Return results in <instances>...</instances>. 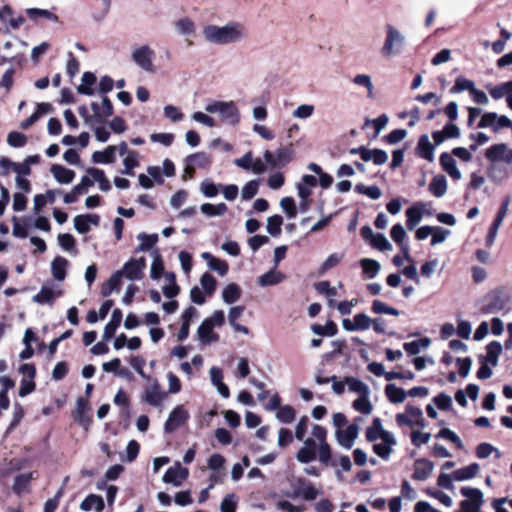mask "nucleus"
I'll return each mask as SVG.
<instances>
[{"label": "nucleus", "mask_w": 512, "mask_h": 512, "mask_svg": "<svg viewBox=\"0 0 512 512\" xmlns=\"http://www.w3.org/2000/svg\"><path fill=\"white\" fill-rule=\"evenodd\" d=\"M332 451L327 442V430L321 425H313L312 437L303 440V446L296 454V459L303 464L313 462L318 458L320 463L329 464Z\"/></svg>", "instance_id": "nucleus-1"}, {"label": "nucleus", "mask_w": 512, "mask_h": 512, "mask_svg": "<svg viewBox=\"0 0 512 512\" xmlns=\"http://www.w3.org/2000/svg\"><path fill=\"white\" fill-rule=\"evenodd\" d=\"M203 35L210 43L226 45L244 40L247 30L242 23L231 21L224 26L207 25L203 28Z\"/></svg>", "instance_id": "nucleus-2"}, {"label": "nucleus", "mask_w": 512, "mask_h": 512, "mask_svg": "<svg viewBox=\"0 0 512 512\" xmlns=\"http://www.w3.org/2000/svg\"><path fill=\"white\" fill-rule=\"evenodd\" d=\"M205 111L217 114L221 122L235 126L240 122V111L234 101L211 100L205 105Z\"/></svg>", "instance_id": "nucleus-3"}, {"label": "nucleus", "mask_w": 512, "mask_h": 512, "mask_svg": "<svg viewBox=\"0 0 512 512\" xmlns=\"http://www.w3.org/2000/svg\"><path fill=\"white\" fill-rule=\"evenodd\" d=\"M385 31L386 37L380 49V53L384 58L390 59L402 53L406 39L401 31L391 24L385 26Z\"/></svg>", "instance_id": "nucleus-4"}, {"label": "nucleus", "mask_w": 512, "mask_h": 512, "mask_svg": "<svg viewBox=\"0 0 512 512\" xmlns=\"http://www.w3.org/2000/svg\"><path fill=\"white\" fill-rule=\"evenodd\" d=\"M461 494L465 497L460 503L461 512H478L483 504V493L478 488L462 487Z\"/></svg>", "instance_id": "nucleus-5"}, {"label": "nucleus", "mask_w": 512, "mask_h": 512, "mask_svg": "<svg viewBox=\"0 0 512 512\" xmlns=\"http://www.w3.org/2000/svg\"><path fill=\"white\" fill-rule=\"evenodd\" d=\"M145 268L146 259L144 257L131 258L117 272H120L122 278L125 277L130 281H139L144 277Z\"/></svg>", "instance_id": "nucleus-6"}, {"label": "nucleus", "mask_w": 512, "mask_h": 512, "mask_svg": "<svg viewBox=\"0 0 512 512\" xmlns=\"http://www.w3.org/2000/svg\"><path fill=\"white\" fill-rule=\"evenodd\" d=\"M396 422L400 427L414 428L415 426H423V412L420 408L408 404L403 413L396 415Z\"/></svg>", "instance_id": "nucleus-7"}, {"label": "nucleus", "mask_w": 512, "mask_h": 512, "mask_svg": "<svg viewBox=\"0 0 512 512\" xmlns=\"http://www.w3.org/2000/svg\"><path fill=\"white\" fill-rule=\"evenodd\" d=\"M132 59L138 67L148 73H154V51L148 45L139 46L132 51Z\"/></svg>", "instance_id": "nucleus-8"}, {"label": "nucleus", "mask_w": 512, "mask_h": 512, "mask_svg": "<svg viewBox=\"0 0 512 512\" xmlns=\"http://www.w3.org/2000/svg\"><path fill=\"white\" fill-rule=\"evenodd\" d=\"M510 127H512V121L507 116H499L495 112L484 113L477 124V128H491L493 131Z\"/></svg>", "instance_id": "nucleus-9"}, {"label": "nucleus", "mask_w": 512, "mask_h": 512, "mask_svg": "<svg viewBox=\"0 0 512 512\" xmlns=\"http://www.w3.org/2000/svg\"><path fill=\"white\" fill-rule=\"evenodd\" d=\"M190 418V414L188 410L184 408L183 405H177L169 414L167 420L164 423V431L165 433H172L182 425H184L188 419Z\"/></svg>", "instance_id": "nucleus-10"}, {"label": "nucleus", "mask_w": 512, "mask_h": 512, "mask_svg": "<svg viewBox=\"0 0 512 512\" xmlns=\"http://www.w3.org/2000/svg\"><path fill=\"white\" fill-rule=\"evenodd\" d=\"M166 395V392L161 389L158 380L153 379L151 383L145 387L142 399L150 406L161 407Z\"/></svg>", "instance_id": "nucleus-11"}, {"label": "nucleus", "mask_w": 512, "mask_h": 512, "mask_svg": "<svg viewBox=\"0 0 512 512\" xmlns=\"http://www.w3.org/2000/svg\"><path fill=\"white\" fill-rule=\"evenodd\" d=\"M293 497H302L307 501H313L321 493L309 480L305 478H297L293 484Z\"/></svg>", "instance_id": "nucleus-12"}, {"label": "nucleus", "mask_w": 512, "mask_h": 512, "mask_svg": "<svg viewBox=\"0 0 512 512\" xmlns=\"http://www.w3.org/2000/svg\"><path fill=\"white\" fill-rule=\"evenodd\" d=\"M359 435V426L356 423L348 425L345 429H337L335 438L337 443L345 449H351Z\"/></svg>", "instance_id": "nucleus-13"}, {"label": "nucleus", "mask_w": 512, "mask_h": 512, "mask_svg": "<svg viewBox=\"0 0 512 512\" xmlns=\"http://www.w3.org/2000/svg\"><path fill=\"white\" fill-rule=\"evenodd\" d=\"M365 436L369 442H376L377 440L393 442L392 433L383 428L382 422L378 417L374 418L372 424L366 429Z\"/></svg>", "instance_id": "nucleus-14"}, {"label": "nucleus", "mask_w": 512, "mask_h": 512, "mask_svg": "<svg viewBox=\"0 0 512 512\" xmlns=\"http://www.w3.org/2000/svg\"><path fill=\"white\" fill-rule=\"evenodd\" d=\"M189 471L187 468L182 467L179 462H176L173 466L169 467L163 475V482L172 484L175 487H179L187 479Z\"/></svg>", "instance_id": "nucleus-15"}, {"label": "nucleus", "mask_w": 512, "mask_h": 512, "mask_svg": "<svg viewBox=\"0 0 512 512\" xmlns=\"http://www.w3.org/2000/svg\"><path fill=\"white\" fill-rule=\"evenodd\" d=\"M485 156L491 163L504 161L507 164H512V150H509L507 145L503 143L489 147L486 150Z\"/></svg>", "instance_id": "nucleus-16"}, {"label": "nucleus", "mask_w": 512, "mask_h": 512, "mask_svg": "<svg viewBox=\"0 0 512 512\" xmlns=\"http://www.w3.org/2000/svg\"><path fill=\"white\" fill-rule=\"evenodd\" d=\"M185 162V172L192 176L197 168H208L211 158L205 152H197L187 156Z\"/></svg>", "instance_id": "nucleus-17"}, {"label": "nucleus", "mask_w": 512, "mask_h": 512, "mask_svg": "<svg viewBox=\"0 0 512 512\" xmlns=\"http://www.w3.org/2000/svg\"><path fill=\"white\" fill-rule=\"evenodd\" d=\"M372 325V319L365 313L356 314L352 320L344 319L342 321V327L346 331H363L367 330Z\"/></svg>", "instance_id": "nucleus-18"}, {"label": "nucleus", "mask_w": 512, "mask_h": 512, "mask_svg": "<svg viewBox=\"0 0 512 512\" xmlns=\"http://www.w3.org/2000/svg\"><path fill=\"white\" fill-rule=\"evenodd\" d=\"M486 301L487 303L483 307V312L486 314L500 312L505 308L507 303V300L503 297L502 292L499 290L488 294Z\"/></svg>", "instance_id": "nucleus-19"}, {"label": "nucleus", "mask_w": 512, "mask_h": 512, "mask_svg": "<svg viewBox=\"0 0 512 512\" xmlns=\"http://www.w3.org/2000/svg\"><path fill=\"white\" fill-rule=\"evenodd\" d=\"M61 294L62 291L60 289L56 290L50 284H44L40 291L33 296L32 300L38 304H52Z\"/></svg>", "instance_id": "nucleus-20"}, {"label": "nucleus", "mask_w": 512, "mask_h": 512, "mask_svg": "<svg viewBox=\"0 0 512 512\" xmlns=\"http://www.w3.org/2000/svg\"><path fill=\"white\" fill-rule=\"evenodd\" d=\"M74 227L80 234H85L90 230V226H97L100 217L97 214L77 215L74 217Z\"/></svg>", "instance_id": "nucleus-21"}, {"label": "nucleus", "mask_w": 512, "mask_h": 512, "mask_svg": "<svg viewBox=\"0 0 512 512\" xmlns=\"http://www.w3.org/2000/svg\"><path fill=\"white\" fill-rule=\"evenodd\" d=\"M0 20L12 29H18L25 22V18L23 16L14 15V11L9 5H4L0 8Z\"/></svg>", "instance_id": "nucleus-22"}, {"label": "nucleus", "mask_w": 512, "mask_h": 512, "mask_svg": "<svg viewBox=\"0 0 512 512\" xmlns=\"http://www.w3.org/2000/svg\"><path fill=\"white\" fill-rule=\"evenodd\" d=\"M285 279L286 275L281 271L277 270V267H274L273 269L259 276L257 279V283L261 287H267L280 284Z\"/></svg>", "instance_id": "nucleus-23"}, {"label": "nucleus", "mask_w": 512, "mask_h": 512, "mask_svg": "<svg viewBox=\"0 0 512 512\" xmlns=\"http://www.w3.org/2000/svg\"><path fill=\"white\" fill-rule=\"evenodd\" d=\"M213 329L214 327H212V325L205 320L198 327L197 336L203 345H210L211 343L217 342L219 340V335L215 333Z\"/></svg>", "instance_id": "nucleus-24"}, {"label": "nucleus", "mask_w": 512, "mask_h": 512, "mask_svg": "<svg viewBox=\"0 0 512 512\" xmlns=\"http://www.w3.org/2000/svg\"><path fill=\"white\" fill-rule=\"evenodd\" d=\"M480 466L477 463H471L465 467L454 470L450 474V482L452 480L455 481H465L474 478L479 472Z\"/></svg>", "instance_id": "nucleus-25"}, {"label": "nucleus", "mask_w": 512, "mask_h": 512, "mask_svg": "<svg viewBox=\"0 0 512 512\" xmlns=\"http://www.w3.org/2000/svg\"><path fill=\"white\" fill-rule=\"evenodd\" d=\"M201 257H202V259H204L206 261L209 269H211L212 271H215L220 276H225L228 273L229 267H228L227 262L214 257L209 252H203L201 254Z\"/></svg>", "instance_id": "nucleus-26"}, {"label": "nucleus", "mask_w": 512, "mask_h": 512, "mask_svg": "<svg viewBox=\"0 0 512 512\" xmlns=\"http://www.w3.org/2000/svg\"><path fill=\"white\" fill-rule=\"evenodd\" d=\"M51 174L60 184H70L75 178V172L62 165L54 164L51 166Z\"/></svg>", "instance_id": "nucleus-27"}, {"label": "nucleus", "mask_w": 512, "mask_h": 512, "mask_svg": "<svg viewBox=\"0 0 512 512\" xmlns=\"http://www.w3.org/2000/svg\"><path fill=\"white\" fill-rule=\"evenodd\" d=\"M390 235L393 241L400 246L405 258L409 259V244L404 241L406 232L403 226L401 224H395L391 228Z\"/></svg>", "instance_id": "nucleus-28"}, {"label": "nucleus", "mask_w": 512, "mask_h": 512, "mask_svg": "<svg viewBox=\"0 0 512 512\" xmlns=\"http://www.w3.org/2000/svg\"><path fill=\"white\" fill-rule=\"evenodd\" d=\"M69 266V261L62 257L57 256L51 262V273L55 280L63 281L66 278V271Z\"/></svg>", "instance_id": "nucleus-29"}, {"label": "nucleus", "mask_w": 512, "mask_h": 512, "mask_svg": "<svg viewBox=\"0 0 512 512\" xmlns=\"http://www.w3.org/2000/svg\"><path fill=\"white\" fill-rule=\"evenodd\" d=\"M36 476V472H29L17 475L14 479V484L12 487L14 493H16L17 495H21L24 492H27L31 480L36 478Z\"/></svg>", "instance_id": "nucleus-30"}, {"label": "nucleus", "mask_w": 512, "mask_h": 512, "mask_svg": "<svg viewBox=\"0 0 512 512\" xmlns=\"http://www.w3.org/2000/svg\"><path fill=\"white\" fill-rule=\"evenodd\" d=\"M116 146L109 145L103 151H95L92 154V161L96 164H110L115 162Z\"/></svg>", "instance_id": "nucleus-31"}, {"label": "nucleus", "mask_w": 512, "mask_h": 512, "mask_svg": "<svg viewBox=\"0 0 512 512\" xmlns=\"http://www.w3.org/2000/svg\"><path fill=\"white\" fill-rule=\"evenodd\" d=\"M96 83V76L92 72H84L81 78V84L77 87L79 94L92 96L95 94L94 85Z\"/></svg>", "instance_id": "nucleus-32"}, {"label": "nucleus", "mask_w": 512, "mask_h": 512, "mask_svg": "<svg viewBox=\"0 0 512 512\" xmlns=\"http://www.w3.org/2000/svg\"><path fill=\"white\" fill-rule=\"evenodd\" d=\"M122 316L120 309L113 310L110 321L104 327L103 338L105 340H109L114 336L116 330L121 324Z\"/></svg>", "instance_id": "nucleus-33"}, {"label": "nucleus", "mask_w": 512, "mask_h": 512, "mask_svg": "<svg viewBox=\"0 0 512 512\" xmlns=\"http://www.w3.org/2000/svg\"><path fill=\"white\" fill-rule=\"evenodd\" d=\"M362 160L372 161L375 165H383L388 160V154L382 149H366L362 151Z\"/></svg>", "instance_id": "nucleus-34"}, {"label": "nucleus", "mask_w": 512, "mask_h": 512, "mask_svg": "<svg viewBox=\"0 0 512 512\" xmlns=\"http://www.w3.org/2000/svg\"><path fill=\"white\" fill-rule=\"evenodd\" d=\"M80 509L86 512L91 510L101 512L104 509V501L101 496L90 494L81 502Z\"/></svg>", "instance_id": "nucleus-35"}, {"label": "nucleus", "mask_w": 512, "mask_h": 512, "mask_svg": "<svg viewBox=\"0 0 512 512\" xmlns=\"http://www.w3.org/2000/svg\"><path fill=\"white\" fill-rule=\"evenodd\" d=\"M317 185L316 177L312 175H304L301 181L297 184V192L299 198L310 197L312 188Z\"/></svg>", "instance_id": "nucleus-36"}, {"label": "nucleus", "mask_w": 512, "mask_h": 512, "mask_svg": "<svg viewBox=\"0 0 512 512\" xmlns=\"http://www.w3.org/2000/svg\"><path fill=\"white\" fill-rule=\"evenodd\" d=\"M421 209H423L422 202H418L406 210V225L409 230H413L422 220Z\"/></svg>", "instance_id": "nucleus-37"}, {"label": "nucleus", "mask_w": 512, "mask_h": 512, "mask_svg": "<svg viewBox=\"0 0 512 512\" xmlns=\"http://www.w3.org/2000/svg\"><path fill=\"white\" fill-rule=\"evenodd\" d=\"M488 178L494 183L503 182L508 176V170L499 163H491L487 168Z\"/></svg>", "instance_id": "nucleus-38"}, {"label": "nucleus", "mask_w": 512, "mask_h": 512, "mask_svg": "<svg viewBox=\"0 0 512 512\" xmlns=\"http://www.w3.org/2000/svg\"><path fill=\"white\" fill-rule=\"evenodd\" d=\"M503 350L502 344L498 341H492L486 346V356L483 357V360L492 366H496L498 364V358L501 355Z\"/></svg>", "instance_id": "nucleus-39"}, {"label": "nucleus", "mask_w": 512, "mask_h": 512, "mask_svg": "<svg viewBox=\"0 0 512 512\" xmlns=\"http://www.w3.org/2000/svg\"><path fill=\"white\" fill-rule=\"evenodd\" d=\"M242 294V290L239 285L230 283L222 290V299L226 304H233L237 302Z\"/></svg>", "instance_id": "nucleus-40"}, {"label": "nucleus", "mask_w": 512, "mask_h": 512, "mask_svg": "<svg viewBox=\"0 0 512 512\" xmlns=\"http://www.w3.org/2000/svg\"><path fill=\"white\" fill-rule=\"evenodd\" d=\"M433 465L427 460H417L415 462V468L413 478L416 480H425L432 473Z\"/></svg>", "instance_id": "nucleus-41"}, {"label": "nucleus", "mask_w": 512, "mask_h": 512, "mask_svg": "<svg viewBox=\"0 0 512 512\" xmlns=\"http://www.w3.org/2000/svg\"><path fill=\"white\" fill-rule=\"evenodd\" d=\"M434 146L431 144L429 137L423 135L420 137L417 145L418 155L428 161L433 160Z\"/></svg>", "instance_id": "nucleus-42"}, {"label": "nucleus", "mask_w": 512, "mask_h": 512, "mask_svg": "<svg viewBox=\"0 0 512 512\" xmlns=\"http://www.w3.org/2000/svg\"><path fill=\"white\" fill-rule=\"evenodd\" d=\"M345 383L348 386V389L352 392L357 393L359 395V397L369 396V394H370V389H369L368 385L357 378L346 377Z\"/></svg>", "instance_id": "nucleus-43"}, {"label": "nucleus", "mask_w": 512, "mask_h": 512, "mask_svg": "<svg viewBox=\"0 0 512 512\" xmlns=\"http://www.w3.org/2000/svg\"><path fill=\"white\" fill-rule=\"evenodd\" d=\"M25 12L27 16L33 21H36L38 18L42 17L52 22H59L58 16L47 9L27 8Z\"/></svg>", "instance_id": "nucleus-44"}, {"label": "nucleus", "mask_w": 512, "mask_h": 512, "mask_svg": "<svg viewBox=\"0 0 512 512\" xmlns=\"http://www.w3.org/2000/svg\"><path fill=\"white\" fill-rule=\"evenodd\" d=\"M360 265L363 269V274L368 278V279H373L375 278L379 271H380V264L378 261L376 260H373V259H369V258H363L360 260Z\"/></svg>", "instance_id": "nucleus-45"}, {"label": "nucleus", "mask_w": 512, "mask_h": 512, "mask_svg": "<svg viewBox=\"0 0 512 512\" xmlns=\"http://www.w3.org/2000/svg\"><path fill=\"white\" fill-rule=\"evenodd\" d=\"M392 441H393L392 443L384 442V441H381V443H375L373 445L374 453L377 454L382 459L388 460L393 451V447L397 443L396 438L394 437L393 434H392Z\"/></svg>", "instance_id": "nucleus-46"}, {"label": "nucleus", "mask_w": 512, "mask_h": 512, "mask_svg": "<svg viewBox=\"0 0 512 512\" xmlns=\"http://www.w3.org/2000/svg\"><path fill=\"white\" fill-rule=\"evenodd\" d=\"M385 394L392 403H402L407 397V392L394 384L386 385Z\"/></svg>", "instance_id": "nucleus-47"}, {"label": "nucleus", "mask_w": 512, "mask_h": 512, "mask_svg": "<svg viewBox=\"0 0 512 512\" xmlns=\"http://www.w3.org/2000/svg\"><path fill=\"white\" fill-rule=\"evenodd\" d=\"M200 210L207 217H215L224 215L227 212L228 207L225 203H219L216 205L204 203L201 205Z\"/></svg>", "instance_id": "nucleus-48"}, {"label": "nucleus", "mask_w": 512, "mask_h": 512, "mask_svg": "<svg viewBox=\"0 0 512 512\" xmlns=\"http://www.w3.org/2000/svg\"><path fill=\"white\" fill-rule=\"evenodd\" d=\"M430 345L429 338H421L403 344L404 350L410 355H416Z\"/></svg>", "instance_id": "nucleus-49"}, {"label": "nucleus", "mask_w": 512, "mask_h": 512, "mask_svg": "<svg viewBox=\"0 0 512 512\" xmlns=\"http://www.w3.org/2000/svg\"><path fill=\"white\" fill-rule=\"evenodd\" d=\"M447 189V183L445 176L437 175L435 176L429 184V191L435 197H442Z\"/></svg>", "instance_id": "nucleus-50"}, {"label": "nucleus", "mask_w": 512, "mask_h": 512, "mask_svg": "<svg viewBox=\"0 0 512 512\" xmlns=\"http://www.w3.org/2000/svg\"><path fill=\"white\" fill-rule=\"evenodd\" d=\"M122 277L120 272H114L108 281L101 288V295L108 297L113 291L118 290Z\"/></svg>", "instance_id": "nucleus-51"}, {"label": "nucleus", "mask_w": 512, "mask_h": 512, "mask_svg": "<svg viewBox=\"0 0 512 512\" xmlns=\"http://www.w3.org/2000/svg\"><path fill=\"white\" fill-rule=\"evenodd\" d=\"M139 159L140 154L137 151H131L128 153L127 156H125L123 160V166L124 170L122 171L123 174L133 176L134 172L133 169L139 166Z\"/></svg>", "instance_id": "nucleus-52"}, {"label": "nucleus", "mask_w": 512, "mask_h": 512, "mask_svg": "<svg viewBox=\"0 0 512 512\" xmlns=\"http://www.w3.org/2000/svg\"><path fill=\"white\" fill-rule=\"evenodd\" d=\"M276 418L281 423L290 424L296 418V411L290 405H283L277 410Z\"/></svg>", "instance_id": "nucleus-53"}, {"label": "nucleus", "mask_w": 512, "mask_h": 512, "mask_svg": "<svg viewBox=\"0 0 512 512\" xmlns=\"http://www.w3.org/2000/svg\"><path fill=\"white\" fill-rule=\"evenodd\" d=\"M137 238L140 240L139 246L136 248V252L149 251L158 241L157 234H138Z\"/></svg>", "instance_id": "nucleus-54"}, {"label": "nucleus", "mask_w": 512, "mask_h": 512, "mask_svg": "<svg viewBox=\"0 0 512 512\" xmlns=\"http://www.w3.org/2000/svg\"><path fill=\"white\" fill-rule=\"evenodd\" d=\"M87 403L83 399L77 400L75 411V420L83 427L87 428L90 423V418L86 415Z\"/></svg>", "instance_id": "nucleus-55"}, {"label": "nucleus", "mask_w": 512, "mask_h": 512, "mask_svg": "<svg viewBox=\"0 0 512 512\" xmlns=\"http://www.w3.org/2000/svg\"><path fill=\"white\" fill-rule=\"evenodd\" d=\"M492 453H495V457L498 459L500 458L501 456V453L500 451L494 447L493 445H491L490 443H486V442H483V443H480L477 447H476V456L479 458V459H486L488 458Z\"/></svg>", "instance_id": "nucleus-56"}, {"label": "nucleus", "mask_w": 512, "mask_h": 512, "mask_svg": "<svg viewBox=\"0 0 512 512\" xmlns=\"http://www.w3.org/2000/svg\"><path fill=\"white\" fill-rule=\"evenodd\" d=\"M353 83L357 86L364 87L367 90V96L373 97L374 85L371 76L367 74H358L353 78Z\"/></svg>", "instance_id": "nucleus-57"}, {"label": "nucleus", "mask_w": 512, "mask_h": 512, "mask_svg": "<svg viewBox=\"0 0 512 512\" xmlns=\"http://www.w3.org/2000/svg\"><path fill=\"white\" fill-rule=\"evenodd\" d=\"M283 218L280 215H273L267 218V232L271 236H278L281 233Z\"/></svg>", "instance_id": "nucleus-58"}, {"label": "nucleus", "mask_w": 512, "mask_h": 512, "mask_svg": "<svg viewBox=\"0 0 512 512\" xmlns=\"http://www.w3.org/2000/svg\"><path fill=\"white\" fill-rule=\"evenodd\" d=\"M164 270L163 261L158 251L153 252V261L150 268V277L157 280L161 277Z\"/></svg>", "instance_id": "nucleus-59"}, {"label": "nucleus", "mask_w": 512, "mask_h": 512, "mask_svg": "<svg viewBox=\"0 0 512 512\" xmlns=\"http://www.w3.org/2000/svg\"><path fill=\"white\" fill-rule=\"evenodd\" d=\"M512 92V80L507 81L505 83L499 84L493 88L490 89L489 93L491 97L495 100L501 99L504 96L507 97V95Z\"/></svg>", "instance_id": "nucleus-60"}, {"label": "nucleus", "mask_w": 512, "mask_h": 512, "mask_svg": "<svg viewBox=\"0 0 512 512\" xmlns=\"http://www.w3.org/2000/svg\"><path fill=\"white\" fill-rule=\"evenodd\" d=\"M353 408L364 415H370L373 410V406L369 400V396H362L354 400Z\"/></svg>", "instance_id": "nucleus-61"}, {"label": "nucleus", "mask_w": 512, "mask_h": 512, "mask_svg": "<svg viewBox=\"0 0 512 512\" xmlns=\"http://www.w3.org/2000/svg\"><path fill=\"white\" fill-rule=\"evenodd\" d=\"M355 191L360 193V194H364V195H366L367 197H369L370 199H373V200L379 199L381 197V195H382V192H381L380 188L378 186H376V185L365 186L363 184H358L355 187Z\"/></svg>", "instance_id": "nucleus-62"}, {"label": "nucleus", "mask_w": 512, "mask_h": 512, "mask_svg": "<svg viewBox=\"0 0 512 512\" xmlns=\"http://www.w3.org/2000/svg\"><path fill=\"white\" fill-rule=\"evenodd\" d=\"M176 30L181 35H191L195 31V25L193 21L187 17L179 19L175 23Z\"/></svg>", "instance_id": "nucleus-63"}, {"label": "nucleus", "mask_w": 512, "mask_h": 512, "mask_svg": "<svg viewBox=\"0 0 512 512\" xmlns=\"http://www.w3.org/2000/svg\"><path fill=\"white\" fill-rule=\"evenodd\" d=\"M238 499L235 494L231 493L224 497L220 505L221 512H236Z\"/></svg>", "instance_id": "nucleus-64"}]
</instances>
